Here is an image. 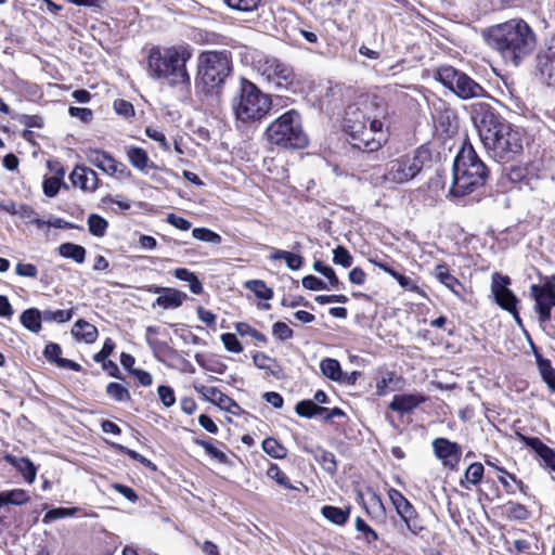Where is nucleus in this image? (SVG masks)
I'll return each instance as SVG.
<instances>
[{"label": "nucleus", "mask_w": 555, "mask_h": 555, "mask_svg": "<svg viewBox=\"0 0 555 555\" xmlns=\"http://www.w3.org/2000/svg\"><path fill=\"white\" fill-rule=\"evenodd\" d=\"M157 393L166 408H170L176 403L175 391L171 387L162 385L157 388Z\"/></svg>", "instance_id": "052dcab7"}, {"label": "nucleus", "mask_w": 555, "mask_h": 555, "mask_svg": "<svg viewBox=\"0 0 555 555\" xmlns=\"http://www.w3.org/2000/svg\"><path fill=\"white\" fill-rule=\"evenodd\" d=\"M302 286L310 291L328 289L327 284L314 275H307L301 281Z\"/></svg>", "instance_id": "e2e57ef3"}, {"label": "nucleus", "mask_w": 555, "mask_h": 555, "mask_svg": "<svg viewBox=\"0 0 555 555\" xmlns=\"http://www.w3.org/2000/svg\"><path fill=\"white\" fill-rule=\"evenodd\" d=\"M186 299V294L176 288H168L164 295L156 298L153 306H159L164 309L179 308Z\"/></svg>", "instance_id": "a878e982"}, {"label": "nucleus", "mask_w": 555, "mask_h": 555, "mask_svg": "<svg viewBox=\"0 0 555 555\" xmlns=\"http://www.w3.org/2000/svg\"><path fill=\"white\" fill-rule=\"evenodd\" d=\"M295 411L299 416L311 418L323 415L324 412H327V409L318 405L312 400H302L296 404Z\"/></svg>", "instance_id": "2f4dec72"}, {"label": "nucleus", "mask_w": 555, "mask_h": 555, "mask_svg": "<svg viewBox=\"0 0 555 555\" xmlns=\"http://www.w3.org/2000/svg\"><path fill=\"white\" fill-rule=\"evenodd\" d=\"M537 365L543 380L547 386L555 391V370L553 369L551 361L543 358L538 351H534Z\"/></svg>", "instance_id": "c756f323"}, {"label": "nucleus", "mask_w": 555, "mask_h": 555, "mask_svg": "<svg viewBox=\"0 0 555 555\" xmlns=\"http://www.w3.org/2000/svg\"><path fill=\"white\" fill-rule=\"evenodd\" d=\"M511 279L507 275L494 273L491 282V293L495 302L505 311L514 310L517 307L518 299L508 288Z\"/></svg>", "instance_id": "2eb2a0df"}, {"label": "nucleus", "mask_w": 555, "mask_h": 555, "mask_svg": "<svg viewBox=\"0 0 555 555\" xmlns=\"http://www.w3.org/2000/svg\"><path fill=\"white\" fill-rule=\"evenodd\" d=\"M115 348V343L113 339H105L102 349L93 356V360L98 363L105 362L106 358H108Z\"/></svg>", "instance_id": "69168bd1"}, {"label": "nucleus", "mask_w": 555, "mask_h": 555, "mask_svg": "<svg viewBox=\"0 0 555 555\" xmlns=\"http://www.w3.org/2000/svg\"><path fill=\"white\" fill-rule=\"evenodd\" d=\"M106 393L116 401L122 402L130 399L128 389L118 383H109L106 386Z\"/></svg>", "instance_id": "09e8293b"}, {"label": "nucleus", "mask_w": 555, "mask_h": 555, "mask_svg": "<svg viewBox=\"0 0 555 555\" xmlns=\"http://www.w3.org/2000/svg\"><path fill=\"white\" fill-rule=\"evenodd\" d=\"M472 118L489 157L499 163H507L522 153L521 131L500 116L492 106L475 104Z\"/></svg>", "instance_id": "f257e3e1"}, {"label": "nucleus", "mask_w": 555, "mask_h": 555, "mask_svg": "<svg viewBox=\"0 0 555 555\" xmlns=\"http://www.w3.org/2000/svg\"><path fill=\"white\" fill-rule=\"evenodd\" d=\"M72 334L78 339H81L87 344H91L95 341L98 337V330L94 325L80 319L74 324Z\"/></svg>", "instance_id": "bb28decb"}, {"label": "nucleus", "mask_w": 555, "mask_h": 555, "mask_svg": "<svg viewBox=\"0 0 555 555\" xmlns=\"http://www.w3.org/2000/svg\"><path fill=\"white\" fill-rule=\"evenodd\" d=\"M87 222H88L89 231L92 235H94L96 237H102L105 235L107 228H108V222L103 217H101L96 214H91L88 217Z\"/></svg>", "instance_id": "e433bc0d"}, {"label": "nucleus", "mask_w": 555, "mask_h": 555, "mask_svg": "<svg viewBox=\"0 0 555 555\" xmlns=\"http://www.w3.org/2000/svg\"><path fill=\"white\" fill-rule=\"evenodd\" d=\"M232 106L238 120L243 122L258 121L270 112L271 99L254 82L243 78Z\"/></svg>", "instance_id": "1a4fd4ad"}, {"label": "nucleus", "mask_w": 555, "mask_h": 555, "mask_svg": "<svg viewBox=\"0 0 555 555\" xmlns=\"http://www.w3.org/2000/svg\"><path fill=\"white\" fill-rule=\"evenodd\" d=\"M517 437L521 442L534 451L542 461L544 467L550 468L555 473V450L546 446L538 437H528L522 434H517Z\"/></svg>", "instance_id": "6ab92c4d"}, {"label": "nucleus", "mask_w": 555, "mask_h": 555, "mask_svg": "<svg viewBox=\"0 0 555 555\" xmlns=\"http://www.w3.org/2000/svg\"><path fill=\"white\" fill-rule=\"evenodd\" d=\"M273 336L281 340H287L293 337V330L284 322H275L272 326Z\"/></svg>", "instance_id": "6e6d98bb"}, {"label": "nucleus", "mask_w": 555, "mask_h": 555, "mask_svg": "<svg viewBox=\"0 0 555 555\" xmlns=\"http://www.w3.org/2000/svg\"><path fill=\"white\" fill-rule=\"evenodd\" d=\"M117 448H118V450L120 452H122L124 454H127L132 460H135V461L140 462L145 467H149L152 470H156V465L153 462H151L149 459H146L143 455H141L140 453H138L137 451L131 450V449H129L127 447H124V446H120V444H118Z\"/></svg>", "instance_id": "bf43d9fd"}, {"label": "nucleus", "mask_w": 555, "mask_h": 555, "mask_svg": "<svg viewBox=\"0 0 555 555\" xmlns=\"http://www.w3.org/2000/svg\"><path fill=\"white\" fill-rule=\"evenodd\" d=\"M426 400L427 397L418 392L396 395L389 403L388 408L400 414H405L413 412Z\"/></svg>", "instance_id": "aec40b11"}, {"label": "nucleus", "mask_w": 555, "mask_h": 555, "mask_svg": "<svg viewBox=\"0 0 555 555\" xmlns=\"http://www.w3.org/2000/svg\"><path fill=\"white\" fill-rule=\"evenodd\" d=\"M507 179L512 183H520V189L527 188L530 191H538L541 186V178L535 175L534 168L513 166L507 172Z\"/></svg>", "instance_id": "f3484780"}, {"label": "nucleus", "mask_w": 555, "mask_h": 555, "mask_svg": "<svg viewBox=\"0 0 555 555\" xmlns=\"http://www.w3.org/2000/svg\"><path fill=\"white\" fill-rule=\"evenodd\" d=\"M483 472H485V468L481 463L476 462V463L470 464L466 468L463 478L460 480L461 487L468 490V489H470L472 486H476V485L480 483V481L483 477Z\"/></svg>", "instance_id": "c85d7f7f"}, {"label": "nucleus", "mask_w": 555, "mask_h": 555, "mask_svg": "<svg viewBox=\"0 0 555 555\" xmlns=\"http://www.w3.org/2000/svg\"><path fill=\"white\" fill-rule=\"evenodd\" d=\"M126 156L128 162L137 170L146 173L147 169H160V167L150 160L147 152L139 146H127Z\"/></svg>", "instance_id": "412c9836"}, {"label": "nucleus", "mask_w": 555, "mask_h": 555, "mask_svg": "<svg viewBox=\"0 0 555 555\" xmlns=\"http://www.w3.org/2000/svg\"><path fill=\"white\" fill-rule=\"evenodd\" d=\"M254 67L261 81L270 89L288 91L295 85L296 74L293 66L276 56L261 55L254 62Z\"/></svg>", "instance_id": "9d476101"}, {"label": "nucleus", "mask_w": 555, "mask_h": 555, "mask_svg": "<svg viewBox=\"0 0 555 555\" xmlns=\"http://www.w3.org/2000/svg\"><path fill=\"white\" fill-rule=\"evenodd\" d=\"M173 275L180 281L188 282L192 294L199 295L203 292L202 282L190 270L185 268H178L175 270Z\"/></svg>", "instance_id": "473e14b6"}, {"label": "nucleus", "mask_w": 555, "mask_h": 555, "mask_svg": "<svg viewBox=\"0 0 555 555\" xmlns=\"http://www.w3.org/2000/svg\"><path fill=\"white\" fill-rule=\"evenodd\" d=\"M388 115V107L378 96L361 95L347 106L344 130L352 139L353 146L369 152L377 151L386 141L382 119Z\"/></svg>", "instance_id": "f03ea898"}, {"label": "nucleus", "mask_w": 555, "mask_h": 555, "mask_svg": "<svg viewBox=\"0 0 555 555\" xmlns=\"http://www.w3.org/2000/svg\"><path fill=\"white\" fill-rule=\"evenodd\" d=\"M313 269L321 273L322 275H324L328 282H330V285L333 287V288H338L339 285H340V282L335 273V271L327 264H324L322 261L318 260V261H314L313 263Z\"/></svg>", "instance_id": "49530a36"}, {"label": "nucleus", "mask_w": 555, "mask_h": 555, "mask_svg": "<svg viewBox=\"0 0 555 555\" xmlns=\"http://www.w3.org/2000/svg\"><path fill=\"white\" fill-rule=\"evenodd\" d=\"M194 442L202 447L206 453L216 459L218 462L220 463H225L227 460H228V456L224 452L218 450L217 448H215L209 441H206V440H202V439H195Z\"/></svg>", "instance_id": "603ef678"}, {"label": "nucleus", "mask_w": 555, "mask_h": 555, "mask_svg": "<svg viewBox=\"0 0 555 555\" xmlns=\"http://www.w3.org/2000/svg\"><path fill=\"white\" fill-rule=\"evenodd\" d=\"M435 456L441 461L442 465L450 469H455L462 456V448L447 438H436L433 443Z\"/></svg>", "instance_id": "dca6fc26"}, {"label": "nucleus", "mask_w": 555, "mask_h": 555, "mask_svg": "<svg viewBox=\"0 0 555 555\" xmlns=\"http://www.w3.org/2000/svg\"><path fill=\"white\" fill-rule=\"evenodd\" d=\"M59 254L68 259H73L77 263H82L86 258V248L74 243H63L59 246Z\"/></svg>", "instance_id": "7c9ffc66"}, {"label": "nucleus", "mask_w": 555, "mask_h": 555, "mask_svg": "<svg viewBox=\"0 0 555 555\" xmlns=\"http://www.w3.org/2000/svg\"><path fill=\"white\" fill-rule=\"evenodd\" d=\"M192 236L195 240L211 243V244H220L222 241L221 236L218 233H216L207 228L193 229Z\"/></svg>", "instance_id": "c03bdc74"}, {"label": "nucleus", "mask_w": 555, "mask_h": 555, "mask_svg": "<svg viewBox=\"0 0 555 555\" xmlns=\"http://www.w3.org/2000/svg\"><path fill=\"white\" fill-rule=\"evenodd\" d=\"M489 42L505 63L516 67L534 49L535 36L525 21L511 20L490 29Z\"/></svg>", "instance_id": "20e7f679"}, {"label": "nucleus", "mask_w": 555, "mask_h": 555, "mask_svg": "<svg viewBox=\"0 0 555 555\" xmlns=\"http://www.w3.org/2000/svg\"><path fill=\"white\" fill-rule=\"evenodd\" d=\"M356 529L363 533L364 539L366 542L371 543L378 539V535L376 531L371 528L361 517H358L356 519Z\"/></svg>", "instance_id": "4d7b16f0"}, {"label": "nucleus", "mask_w": 555, "mask_h": 555, "mask_svg": "<svg viewBox=\"0 0 555 555\" xmlns=\"http://www.w3.org/2000/svg\"><path fill=\"white\" fill-rule=\"evenodd\" d=\"M352 256L345 247L337 246L333 250V262L335 264L341 266L344 268H349L352 264Z\"/></svg>", "instance_id": "3c124183"}, {"label": "nucleus", "mask_w": 555, "mask_h": 555, "mask_svg": "<svg viewBox=\"0 0 555 555\" xmlns=\"http://www.w3.org/2000/svg\"><path fill=\"white\" fill-rule=\"evenodd\" d=\"M61 353H62V349H61L60 345H57L55 343H49L46 346L44 351H43L46 359L49 362H52L55 364H57L59 359H61Z\"/></svg>", "instance_id": "338daca9"}, {"label": "nucleus", "mask_w": 555, "mask_h": 555, "mask_svg": "<svg viewBox=\"0 0 555 555\" xmlns=\"http://www.w3.org/2000/svg\"><path fill=\"white\" fill-rule=\"evenodd\" d=\"M114 109L115 112L125 118H129L134 115V108L133 105L122 99L116 100L114 102Z\"/></svg>", "instance_id": "680f3d73"}, {"label": "nucleus", "mask_w": 555, "mask_h": 555, "mask_svg": "<svg viewBox=\"0 0 555 555\" xmlns=\"http://www.w3.org/2000/svg\"><path fill=\"white\" fill-rule=\"evenodd\" d=\"M224 3L233 9V10H237V11H242V12H250V11H254L256 10L261 0H223Z\"/></svg>", "instance_id": "8fccbe9b"}, {"label": "nucleus", "mask_w": 555, "mask_h": 555, "mask_svg": "<svg viewBox=\"0 0 555 555\" xmlns=\"http://www.w3.org/2000/svg\"><path fill=\"white\" fill-rule=\"evenodd\" d=\"M74 315V311L69 310H44L42 311V319L46 322L65 323L69 321Z\"/></svg>", "instance_id": "79ce46f5"}, {"label": "nucleus", "mask_w": 555, "mask_h": 555, "mask_svg": "<svg viewBox=\"0 0 555 555\" xmlns=\"http://www.w3.org/2000/svg\"><path fill=\"white\" fill-rule=\"evenodd\" d=\"M435 278L449 288L453 294L460 295L463 286L461 282L450 273L447 264H437L434 269Z\"/></svg>", "instance_id": "393cba45"}, {"label": "nucleus", "mask_w": 555, "mask_h": 555, "mask_svg": "<svg viewBox=\"0 0 555 555\" xmlns=\"http://www.w3.org/2000/svg\"><path fill=\"white\" fill-rule=\"evenodd\" d=\"M430 155L427 150L420 147L411 154L399 156L386 163L384 169L376 168L372 176V183L395 189L405 184L418 176L428 162Z\"/></svg>", "instance_id": "423d86ee"}, {"label": "nucleus", "mask_w": 555, "mask_h": 555, "mask_svg": "<svg viewBox=\"0 0 555 555\" xmlns=\"http://www.w3.org/2000/svg\"><path fill=\"white\" fill-rule=\"evenodd\" d=\"M145 134L151 140L157 142L165 152L170 151V144L167 141L166 135L164 134L163 131L158 130L157 128L149 126L145 128Z\"/></svg>", "instance_id": "864d4df0"}, {"label": "nucleus", "mask_w": 555, "mask_h": 555, "mask_svg": "<svg viewBox=\"0 0 555 555\" xmlns=\"http://www.w3.org/2000/svg\"><path fill=\"white\" fill-rule=\"evenodd\" d=\"M20 320L23 326L33 333H39L42 328V312L37 308H29L23 311Z\"/></svg>", "instance_id": "cd10ccee"}, {"label": "nucleus", "mask_w": 555, "mask_h": 555, "mask_svg": "<svg viewBox=\"0 0 555 555\" xmlns=\"http://www.w3.org/2000/svg\"><path fill=\"white\" fill-rule=\"evenodd\" d=\"M534 62L541 83L555 89V38L539 48Z\"/></svg>", "instance_id": "ddd939ff"}, {"label": "nucleus", "mask_w": 555, "mask_h": 555, "mask_svg": "<svg viewBox=\"0 0 555 555\" xmlns=\"http://www.w3.org/2000/svg\"><path fill=\"white\" fill-rule=\"evenodd\" d=\"M388 495L405 526L411 527V520L415 518L416 514L413 505L396 489H390Z\"/></svg>", "instance_id": "5701e85b"}, {"label": "nucleus", "mask_w": 555, "mask_h": 555, "mask_svg": "<svg viewBox=\"0 0 555 555\" xmlns=\"http://www.w3.org/2000/svg\"><path fill=\"white\" fill-rule=\"evenodd\" d=\"M266 135L271 144L284 149H305L308 145V137L302 129L301 118L297 111L289 109L272 121Z\"/></svg>", "instance_id": "6e6552de"}, {"label": "nucleus", "mask_w": 555, "mask_h": 555, "mask_svg": "<svg viewBox=\"0 0 555 555\" xmlns=\"http://www.w3.org/2000/svg\"><path fill=\"white\" fill-rule=\"evenodd\" d=\"M64 176V171H60V177H49L43 180L42 188L43 193L48 197H54L60 191L62 178Z\"/></svg>", "instance_id": "37998d69"}, {"label": "nucleus", "mask_w": 555, "mask_h": 555, "mask_svg": "<svg viewBox=\"0 0 555 555\" xmlns=\"http://www.w3.org/2000/svg\"><path fill=\"white\" fill-rule=\"evenodd\" d=\"M530 296L534 300V311L539 322H548L552 307H555V275L545 276L541 285L532 284Z\"/></svg>", "instance_id": "f8f14e48"}, {"label": "nucleus", "mask_w": 555, "mask_h": 555, "mask_svg": "<svg viewBox=\"0 0 555 555\" xmlns=\"http://www.w3.org/2000/svg\"><path fill=\"white\" fill-rule=\"evenodd\" d=\"M321 513L328 521L340 526L348 520L350 512L349 508L343 509L340 507L326 505L322 507Z\"/></svg>", "instance_id": "c9c22d12"}, {"label": "nucleus", "mask_w": 555, "mask_h": 555, "mask_svg": "<svg viewBox=\"0 0 555 555\" xmlns=\"http://www.w3.org/2000/svg\"><path fill=\"white\" fill-rule=\"evenodd\" d=\"M391 276L399 283V285L410 292L418 293L420 287L409 278L399 272H391Z\"/></svg>", "instance_id": "0e129e2a"}, {"label": "nucleus", "mask_w": 555, "mask_h": 555, "mask_svg": "<svg viewBox=\"0 0 555 555\" xmlns=\"http://www.w3.org/2000/svg\"><path fill=\"white\" fill-rule=\"evenodd\" d=\"M232 72L231 53L227 50L203 51L197 56L196 87L209 94L225 82Z\"/></svg>", "instance_id": "0eeeda50"}, {"label": "nucleus", "mask_w": 555, "mask_h": 555, "mask_svg": "<svg viewBox=\"0 0 555 555\" xmlns=\"http://www.w3.org/2000/svg\"><path fill=\"white\" fill-rule=\"evenodd\" d=\"M253 362L254 364L258 367V369H261V370H266L268 371L271 375L278 377V372L271 367L268 363L269 362H273L275 363V361L273 359H271L269 356H267L266 353L263 352H257L254 357H253Z\"/></svg>", "instance_id": "5fc2aeb1"}, {"label": "nucleus", "mask_w": 555, "mask_h": 555, "mask_svg": "<svg viewBox=\"0 0 555 555\" xmlns=\"http://www.w3.org/2000/svg\"><path fill=\"white\" fill-rule=\"evenodd\" d=\"M166 221L170 225H172L181 231H188L192 227V223L189 220H186L180 216H177L176 214H168L166 217Z\"/></svg>", "instance_id": "774afa93"}, {"label": "nucleus", "mask_w": 555, "mask_h": 555, "mask_svg": "<svg viewBox=\"0 0 555 555\" xmlns=\"http://www.w3.org/2000/svg\"><path fill=\"white\" fill-rule=\"evenodd\" d=\"M221 341L228 351L240 353L243 351V347L238 341L237 337L232 333H224L221 335Z\"/></svg>", "instance_id": "13d9d810"}, {"label": "nucleus", "mask_w": 555, "mask_h": 555, "mask_svg": "<svg viewBox=\"0 0 555 555\" xmlns=\"http://www.w3.org/2000/svg\"><path fill=\"white\" fill-rule=\"evenodd\" d=\"M235 330L241 336H250L255 340L266 344L267 343V336L262 334L261 332L253 328L249 324L245 322H238L235 324Z\"/></svg>", "instance_id": "de8ad7c7"}, {"label": "nucleus", "mask_w": 555, "mask_h": 555, "mask_svg": "<svg viewBox=\"0 0 555 555\" xmlns=\"http://www.w3.org/2000/svg\"><path fill=\"white\" fill-rule=\"evenodd\" d=\"M4 460L23 475L26 482L33 483L35 481L37 468L29 459L5 454Z\"/></svg>", "instance_id": "b1692460"}, {"label": "nucleus", "mask_w": 555, "mask_h": 555, "mask_svg": "<svg viewBox=\"0 0 555 555\" xmlns=\"http://www.w3.org/2000/svg\"><path fill=\"white\" fill-rule=\"evenodd\" d=\"M193 56V48L188 43L155 46L150 49L147 74L151 78L165 80L170 87L191 86L188 63Z\"/></svg>", "instance_id": "7ed1b4c3"}, {"label": "nucleus", "mask_w": 555, "mask_h": 555, "mask_svg": "<svg viewBox=\"0 0 555 555\" xmlns=\"http://www.w3.org/2000/svg\"><path fill=\"white\" fill-rule=\"evenodd\" d=\"M1 502L4 504L22 505L29 500L27 492L23 489H14L0 493Z\"/></svg>", "instance_id": "58836bf2"}, {"label": "nucleus", "mask_w": 555, "mask_h": 555, "mask_svg": "<svg viewBox=\"0 0 555 555\" xmlns=\"http://www.w3.org/2000/svg\"><path fill=\"white\" fill-rule=\"evenodd\" d=\"M78 509H79L78 507H70V508L57 507V508H52V509H50L49 512L46 513L42 521H43V524H50L51 521H53L55 519L74 516L78 512Z\"/></svg>", "instance_id": "a18cd8bd"}, {"label": "nucleus", "mask_w": 555, "mask_h": 555, "mask_svg": "<svg viewBox=\"0 0 555 555\" xmlns=\"http://www.w3.org/2000/svg\"><path fill=\"white\" fill-rule=\"evenodd\" d=\"M314 460L330 474H334L337 469V463L335 455L322 448H318L313 451Z\"/></svg>", "instance_id": "f704fd0d"}, {"label": "nucleus", "mask_w": 555, "mask_h": 555, "mask_svg": "<svg viewBox=\"0 0 555 555\" xmlns=\"http://www.w3.org/2000/svg\"><path fill=\"white\" fill-rule=\"evenodd\" d=\"M86 159L108 176H128L130 171L122 163L116 160L109 153L99 149H86Z\"/></svg>", "instance_id": "4468645a"}, {"label": "nucleus", "mask_w": 555, "mask_h": 555, "mask_svg": "<svg viewBox=\"0 0 555 555\" xmlns=\"http://www.w3.org/2000/svg\"><path fill=\"white\" fill-rule=\"evenodd\" d=\"M245 287L258 298L269 300L273 297V291L261 280H249L245 283Z\"/></svg>", "instance_id": "4c0bfd02"}, {"label": "nucleus", "mask_w": 555, "mask_h": 555, "mask_svg": "<svg viewBox=\"0 0 555 555\" xmlns=\"http://www.w3.org/2000/svg\"><path fill=\"white\" fill-rule=\"evenodd\" d=\"M69 180L74 186L88 193H93L99 186L98 173L85 165L75 166L69 175Z\"/></svg>", "instance_id": "a211bd4d"}, {"label": "nucleus", "mask_w": 555, "mask_h": 555, "mask_svg": "<svg viewBox=\"0 0 555 555\" xmlns=\"http://www.w3.org/2000/svg\"><path fill=\"white\" fill-rule=\"evenodd\" d=\"M267 476L274 480L281 487L288 490H296L297 488L289 482L288 477L281 470L276 464H271L267 470Z\"/></svg>", "instance_id": "a19ab883"}, {"label": "nucleus", "mask_w": 555, "mask_h": 555, "mask_svg": "<svg viewBox=\"0 0 555 555\" xmlns=\"http://www.w3.org/2000/svg\"><path fill=\"white\" fill-rule=\"evenodd\" d=\"M436 79L451 90L461 100L485 98L486 89L470 78L467 74L449 65L440 66L436 72Z\"/></svg>", "instance_id": "9b49d317"}, {"label": "nucleus", "mask_w": 555, "mask_h": 555, "mask_svg": "<svg viewBox=\"0 0 555 555\" xmlns=\"http://www.w3.org/2000/svg\"><path fill=\"white\" fill-rule=\"evenodd\" d=\"M320 370L324 376L327 378L340 382L343 377V371L340 363L336 359L326 358L323 359L320 363Z\"/></svg>", "instance_id": "72a5a7b5"}, {"label": "nucleus", "mask_w": 555, "mask_h": 555, "mask_svg": "<svg viewBox=\"0 0 555 555\" xmlns=\"http://www.w3.org/2000/svg\"><path fill=\"white\" fill-rule=\"evenodd\" d=\"M196 392L201 393L203 398L220 409H229V406H237V403L224 395L221 390L212 386L194 385Z\"/></svg>", "instance_id": "4be33fe9"}, {"label": "nucleus", "mask_w": 555, "mask_h": 555, "mask_svg": "<svg viewBox=\"0 0 555 555\" xmlns=\"http://www.w3.org/2000/svg\"><path fill=\"white\" fill-rule=\"evenodd\" d=\"M263 451L273 459H284L287 454L286 449L274 438H266L262 441Z\"/></svg>", "instance_id": "ea45409f"}, {"label": "nucleus", "mask_w": 555, "mask_h": 555, "mask_svg": "<svg viewBox=\"0 0 555 555\" xmlns=\"http://www.w3.org/2000/svg\"><path fill=\"white\" fill-rule=\"evenodd\" d=\"M489 169L477 155L474 146L465 142L453 162V179L450 193L464 196L485 185Z\"/></svg>", "instance_id": "39448f33"}]
</instances>
